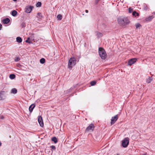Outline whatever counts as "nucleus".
I'll return each mask as SVG.
<instances>
[{
  "instance_id": "f257e3e1",
  "label": "nucleus",
  "mask_w": 155,
  "mask_h": 155,
  "mask_svg": "<svg viewBox=\"0 0 155 155\" xmlns=\"http://www.w3.org/2000/svg\"><path fill=\"white\" fill-rule=\"evenodd\" d=\"M117 21L118 24L123 27H125L130 22V20L127 18L123 16L118 17L117 18Z\"/></svg>"
},
{
  "instance_id": "f03ea898",
  "label": "nucleus",
  "mask_w": 155,
  "mask_h": 155,
  "mask_svg": "<svg viewBox=\"0 0 155 155\" xmlns=\"http://www.w3.org/2000/svg\"><path fill=\"white\" fill-rule=\"evenodd\" d=\"M99 55L102 59H105L107 57V54L104 49L102 48H99L98 51Z\"/></svg>"
},
{
  "instance_id": "7ed1b4c3",
  "label": "nucleus",
  "mask_w": 155,
  "mask_h": 155,
  "mask_svg": "<svg viewBox=\"0 0 155 155\" xmlns=\"http://www.w3.org/2000/svg\"><path fill=\"white\" fill-rule=\"evenodd\" d=\"M76 64V60L74 58H70L68 61V68L71 69L72 67L74 66Z\"/></svg>"
},
{
  "instance_id": "20e7f679",
  "label": "nucleus",
  "mask_w": 155,
  "mask_h": 155,
  "mask_svg": "<svg viewBox=\"0 0 155 155\" xmlns=\"http://www.w3.org/2000/svg\"><path fill=\"white\" fill-rule=\"evenodd\" d=\"M129 143V139L128 137L124 138L122 141V144L124 147H127Z\"/></svg>"
},
{
  "instance_id": "39448f33",
  "label": "nucleus",
  "mask_w": 155,
  "mask_h": 155,
  "mask_svg": "<svg viewBox=\"0 0 155 155\" xmlns=\"http://www.w3.org/2000/svg\"><path fill=\"white\" fill-rule=\"evenodd\" d=\"M34 7L30 5L27 6L25 7V12L27 13H30Z\"/></svg>"
},
{
  "instance_id": "423d86ee",
  "label": "nucleus",
  "mask_w": 155,
  "mask_h": 155,
  "mask_svg": "<svg viewBox=\"0 0 155 155\" xmlns=\"http://www.w3.org/2000/svg\"><path fill=\"white\" fill-rule=\"evenodd\" d=\"M137 59L136 58H133L129 60L128 62V65L131 66L134 64L136 61Z\"/></svg>"
},
{
  "instance_id": "0eeeda50",
  "label": "nucleus",
  "mask_w": 155,
  "mask_h": 155,
  "mask_svg": "<svg viewBox=\"0 0 155 155\" xmlns=\"http://www.w3.org/2000/svg\"><path fill=\"white\" fill-rule=\"evenodd\" d=\"M6 97L5 94V92L0 91V100H3Z\"/></svg>"
},
{
  "instance_id": "6e6552de",
  "label": "nucleus",
  "mask_w": 155,
  "mask_h": 155,
  "mask_svg": "<svg viewBox=\"0 0 155 155\" xmlns=\"http://www.w3.org/2000/svg\"><path fill=\"white\" fill-rule=\"evenodd\" d=\"M38 121L40 126L42 127L44 126V123L43 121L42 118L41 116H39L38 117Z\"/></svg>"
},
{
  "instance_id": "1a4fd4ad",
  "label": "nucleus",
  "mask_w": 155,
  "mask_h": 155,
  "mask_svg": "<svg viewBox=\"0 0 155 155\" xmlns=\"http://www.w3.org/2000/svg\"><path fill=\"white\" fill-rule=\"evenodd\" d=\"M118 119V116L117 115H116L114 117H112L110 122V124L111 125L114 124L115 122L117 121Z\"/></svg>"
},
{
  "instance_id": "9d476101",
  "label": "nucleus",
  "mask_w": 155,
  "mask_h": 155,
  "mask_svg": "<svg viewBox=\"0 0 155 155\" xmlns=\"http://www.w3.org/2000/svg\"><path fill=\"white\" fill-rule=\"evenodd\" d=\"M94 126L93 124H90L86 130V131H92L94 129Z\"/></svg>"
},
{
  "instance_id": "9b49d317",
  "label": "nucleus",
  "mask_w": 155,
  "mask_h": 155,
  "mask_svg": "<svg viewBox=\"0 0 155 155\" xmlns=\"http://www.w3.org/2000/svg\"><path fill=\"white\" fill-rule=\"evenodd\" d=\"M35 105L34 104H32L29 107V110L30 112H31L33 110V109L35 107Z\"/></svg>"
},
{
  "instance_id": "f8f14e48",
  "label": "nucleus",
  "mask_w": 155,
  "mask_h": 155,
  "mask_svg": "<svg viewBox=\"0 0 155 155\" xmlns=\"http://www.w3.org/2000/svg\"><path fill=\"white\" fill-rule=\"evenodd\" d=\"M10 21V19L8 18H6L2 21L4 24H5L8 23Z\"/></svg>"
},
{
  "instance_id": "ddd939ff",
  "label": "nucleus",
  "mask_w": 155,
  "mask_h": 155,
  "mask_svg": "<svg viewBox=\"0 0 155 155\" xmlns=\"http://www.w3.org/2000/svg\"><path fill=\"white\" fill-rule=\"evenodd\" d=\"M153 18V17L152 16H151L146 18L145 20L146 21H151Z\"/></svg>"
},
{
  "instance_id": "4468645a",
  "label": "nucleus",
  "mask_w": 155,
  "mask_h": 155,
  "mask_svg": "<svg viewBox=\"0 0 155 155\" xmlns=\"http://www.w3.org/2000/svg\"><path fill=\"white\" fill-rule=\"evenodd\" d=\"M16 41L20 43L21 42L22 39L20 37H18L16 38Z\"/></svg>"
},
{
  "instance_id": "2eb2a0df",
  "label": "nucleus",
  "mask_w": 155,
  "mask_h": 155,
  "mask_svg": "<svg viewBox=\"0 0 155 155\" xmlns=\"http://www.w3.org/2000/svg\"><path fill=\"white\" fill-rule=\"evenodd\" d=\"M152 80V79L150 77H148L146 80V82L148 83H150Z\"/></svg>"
},
{
  "instance_id": "dca6fc26",
  "label": "nucleus",
  "mask_w": 155,
  "mask_h": 155,
  "mask_svg": "<svg viewBox=\"0 0 155 155\" xmlns=\"http://www.w3.org/2000/svg\"><path fill=\"white\" fill-rule=\"evenodd\" d=\"M17 12L15 10H13L12 12V15L13 16H15L16 15Z\"/></svg>"
},
{
  "instance_id": "f3484780",
  "label": "nucleus",
  "mask_w": 155,
  "mask_h": 155,
  "mask_svg": "<svg viewBox=\"0 0 155 155\" xmlns=\"http://www.w3.org/2000/svg\"><path fill=\"white\" fill-rule=\"evenodd\" d=\"M51 140L54 141L55 143H57L58 141L57 138L55 137H52L51 139Z\"/></svg>"
},
{
  "instance_id": "a211bd4d",
  "label": "nucleus",
  "mask_w": 155,
  "mask_h": 155,
  "mask_svg": "<svg viewBox=\"0 0 155 155\" xmlns=\"http://www.w3.org/2000/svg\"><path fill=\"white\" fill-rule=\"evenodd\" d=\"M36 17L38 18L41 19L42 17V15L41 13H38L37 14Z\"/></svg>"
},
{
  "instance_id": "6ab92c4d",
  "label": "nucleus",
  "mask_w": 155,
  "mask_h": 155,
  "mask_svg": "<svg viewBox=\"0 0 155 155\" xmlns=\"http://www.w3.org/2000/svg\"><path fill=\"white\" fill-rule=\"evenodd\" d=\"M135 26L136 28H140L141 27V25L139 23H137L135 24Z\"/></svg>"
},
{
  "instance_id": "aec40b11",
  "label": "nucleus",
  "mask_w": 155,
  "mask_h": 155,
  "mask_svg": "<svg viewBox=\"0 0 155 155\" xmlns=\"http://www.w3.org/2000/svg\"><path fill=\"white\" fill-rule=\"evenodd\" d=\"M17 90L15 88H13L11 90V92L13 94H16L17 92Z\"/></svg>"
},
{
  "instance_id": "412c9836",
  "label": "nucleus",
  "mask_w": 155,
  "mask_h": 155,
  "mask_svg": "<svg viewBox=\"0 0 155 155\" xmlns=\"http://www.w3.org/2000/svg\"><path fill=\"white\" fill-rule=\"evenodd\" d=\"M15 76L14 74H11L9 75V78L11 79H13L15 78Z\"/></svg>"
},
{
  "instance_id": "4be33fe9",
  "label": "nucleus",
  "mask_w": 155,
  "mask_h": 155,
  "mask_svg": "<svg viewBox=\"0 0 155 155\" xmlns=\"http://www.w3.org/2000/svg\"><path fill=\"white\" fill-rule=\"evenodd\" d=\"M132 15H133L135 16H136V15H139L138 13L136 11H134L132 13Z\"/></svg>"
},
{
  "instance_id": "5701e85b",
  "label": "nucleus",
  "mask_w": 155,
  "mask_h": 155,
  "mask_svg": "<svg viewBox=\"0 0 155 155\" xmlns=\"http://www.w3.org/2000/svg\"><path fill=\"white\" fill-rule=\"evenodd\" d=\"M45 59L44 58H42L40 60V62L41 64H44L45 62Z\"/></svg>"
},
{
  "instance_id": "b1692460",
  "label": "nucleus",
  "mask_w": 155,
  "mask_h": 155,
  "mask_svg": "<svg viewBox=\"0 0 155 155\" xmlns=\"http://www.w3.org/2000/svg\"><path fill=\"white\" fill-rule=\"evenodd\" d=\"M57 18L58 20H61L62 19V15H58L57 16Z\"/></svg>"
},
{
  "instance_id": "393cba45",
  "label": "nucleus",
  "mask_w": 155,
  "mask_h": 155,
  "mask_svg": "<svg viewBox=\"0 0 155 155\" xmlns=\"http://www.w3.org/2000/svg\"><path fill=\"white\" fill-rule=\"evenodd\" d=\"M96 84V82L95 81H93L91 82L90 84L91 86H94Z\"/></svg>"
},
{
  "instance_id": "a878e982",
  "label": "nucleus",
  "mask_w": 155,
  "mask_h": 155,
  "mask_svg": "<svg viewBox=\"0 0 155 155\" xmlns=\"http://www.w3.org/2000/svg\"><path fill=\"white\" fill-rule=\"evenodd\" d=\"M41 5V3L40 2H38L36 5V6L37 7H40Z\"/></svg>"
},
{
  "instance_id": "bb28decb",
  "label": "nucleus",
  "mask_w": 155,
  "mask_h": 155,
  "mask_svg": "<svg viewBox=\"0 0 155 155\" xmlns=\"http://www.w3.org/2000/svg\"><path fill=\"white\" fill-rule=\"evenodd\" d=\"M25 42L27 43H31V42L30 41V38H28L27 40L25 41Z\"/></svg>"
},
{
  "instance_id": "cd10ccee",
  "label": "nucleus",
  "mask_w": 155,
  "mask_h": 155,
  "mask_svg": "<svg viewBox=\"0 0 155 155\" xmlns=\"http://www.w3.org/2000/svg\"><path fill=\"white\" fill-rule=\"evenodd\" d=\"M20 60V58L18 57H17L15 58V61H18Z\"/></svg>"
},
{
  "instance_id": "c85d7f7f",
  "label": "nucleus",
  "mask_w": 155,
  "mask_h": 155,
  "mask_svg": "<svg viewBox=\"0 0 155 155\" xmlns=\"http://www.w3.org/2000/svg\"><path fill=\"white\" fill-rule=\"evenodd\" d=\"M133 11L132 9L131 8H129V12L130 13H131Z\"/></svg>"
},
{
  "instance_id": "c756f323",
  "label": "nucleus",
  "mask_w": 155,
  "mask_h": 155,
  "mask_svg": "<svg viewBox=\"0 0 155 155\" xmlns=\"http://www.w3.org/2000/svg\"><path fill=\"white\" fill-rule=\"evenodd\" d=\"M97 34L98 35L99 37H101L102 36V34L100 32H98L97 33Z\"/></svg>"
},
{
  "instance_id": "7c9ffc66",
  "label": "nucleus",
  "mask_w": 155,
  "mask_h": 155,
  "mask_svg": "<svg viewBox=\"0 0 155 155\" xmlns=\"http://www.w3.org/2000/svg\"><path fill=\"white\" fill-rule=\"evenodd\" d=\"M51 147L52 148V149H53L54 150H55V147L54 146H51Z\"/></svg>"
},
{
  "instance_id": "2f4dec72",
  "label": "nucleus",
  "mask_w": 155,
  "mask_h": 155,
  "mask_svg": "<svg viewBox=\"0 0 155 155\" xmlns=\"http://www.w3.org/2000/svg\"><path fill=\"white\" fill-rule=\"evenodd\" d=\"M2 25L1 24H0V30H1L2 28Z\"/></svg>"
},
{
  "instance_id": "473e14b6",
  "label": "nucleus",
  "mask_w": 155,
  "mask_h": 155,
  "mask_svg": "<svg viewBox=\"0 0 155 155\" xmlns=\"http://www.w3.org/2000/svg\"><path fill=\"white\" fill-rule=\"evenodd\" d=\"M85 12L86 13H88V11L87 10H85Z\"/></svg>"
},
{
  "instance_id": "72a5a7b5",
  "label": "nucleus",
  "mask_w": 155,
  "mask_h": 155,
  "mask_svg": "<svg viewBox=\"0 0 155 155\" xmlns=\"http://www.w3.org/2000/svg\"><path fill=\"white\" fill-rule=\"evenodd\" d=\"M1 145H2V143H1L0 142V146H1Z\"/></svg>"
},
{
  "instance_id": "f704fd0d",
  "label": "nucleus",
  "mask_w": 155,
  "mask_h": 155,
  "mask_svg": "<svg viewBox=\"0 0 155 155\" xmlns=\"http://www.w3.org/2000/svg\"><path fill=\"white\" fill-rule=\"evenodd\" d=\"M144 9L145 10H147V8H144Z\"/></svg>"
},
{
  "instance_id": "c9c22d12",
  "label": "nucleus",
  "mask_w": 155,
  "mask_h": 155,
  "mask_svg": "<svg viewBox=\"0 0 155 155\" xmlns=\"http://www.w3.org/2000/svg\"><path fill=\"white\" fill-rule=\"evenodd\" d=\"M143 155H145V154H143Z\"/></svg>"
},
{
  "instance_id": "e433bc0d",
  "label": "nucleus",
  "mask_w": 155,
  "mask_h": 155,
  "mask_svg": "<svg viewBox=\"0 0 155 155\" xmlns=\"http://www.w3.org/2000/svg\"><path fill=\"white\" fill-rule=\"evenodd\" d=\"M154 13L155 14V12Z\"/></svg>"
}]
</instances>
